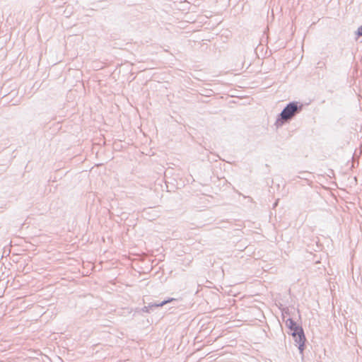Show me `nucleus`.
<instances>
[{"instance_id": "obj_1", "label": "nucleus", "mask_w": 362, "mask_h": 362, "mask_svg": "<svg viewBox=\"0 0 362 362\" xmlns=\"http://www.w3.org/2000/svg\"><path fill=\"white\" fill-rule=\"evenodd\" d=\"M303 108V105L298 101L288 103L282 111L279 114L276 119V124L284 125L285 123L290 122Z\"/></svg>"}, {"instance_id": "obj_2", "label": "nucleus", "mask_w": 362, "mask_h": 362, "mask_svg": "<svg viewBox=\"0 0 362 362\" xmlns=\"http://www.w3.org/2000/svg\"><path fill=\"white\" fill-rule=\"evenodd\" d=\"M286 325L291 331L295 342L298 344L299 352L303 354L305 349L306 338L303 327L298 325L292 318H288L286 321Z\"/></svg>"}, {"instance_id": "obj_3", "label": "nucleus", "mask_w": 362, "mask_h": 362, "mask_svg": "<svg viewBox=\"0 0 362 362\" xmlns=\"http://www.w3.org/2000/svg\"><path fill=\"white\" fill-rule=\"evenodd\" d=\"M174 300H175L174 298H169L168 300H163L160 303H151L148 304V307H151V310H153V308L161 307V306H163V305L167 304L168 303L171 302V301H173Z\"/></svg>"}, {"instance_id": "obj_4", "label": "nucleus", "mask_w": 362, "mask_h": 362, "mask_svg": "<svg viewBox=\"0 0 362 362\" xmlns=\"http://www.w3.org/2000/svg\"><path fill=\"white\" fill-rule=\"evenodd\" d=\"M356 35L359 37L362 36V25L359 26L355 32Z\"/></svg>"}, {"instance_id": "obj_5", "label": "nucleus", "mask_w": 362, "mask_h": 362, "mask_svg": "<svg viewBox=\"0 0 362 362\" xmlns=\"http://www.w3.org/2000/svg\"><path fill=\"white\" fill-rule=\"evenodd\" d=\"M142 310L145 313H150V311L151 310V307H148V305L147 306H144L142 308Z\"/></svg>"}, {"instance_id": "obj_6", "label": "nucleus", "mask_w": 362, "mask_h": 362, "mask_svg": "<svg viewBox=\"0 0 362 362\" xmlns=\"http://www.w3.org/2000/svg\"><path fill=\"white\" fill-rule=\"evenodd\" d=\"M277 205V202L274 203V207H275Z\"/></svg>"}]
</instances>
